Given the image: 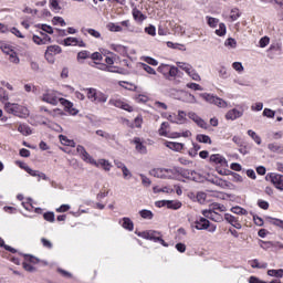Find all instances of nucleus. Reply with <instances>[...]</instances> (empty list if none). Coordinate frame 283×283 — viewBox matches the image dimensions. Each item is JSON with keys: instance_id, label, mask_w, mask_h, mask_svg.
Here are the masks:
<instances>
[{"instance_id": "bb28decb", "label": "nucleus", "mask_w": 283, "mask_h": 283, "mask_svg": "<svg viewBox=\"0 0 283 283\" xmlns=\"http://www.w3.org/2000/svg\"><path fill=\"white\" fill-rule=\"evenodd\" d=\"M111 50H114V52H117V54H120L122 56H127V46L122 44H111Z\"/></svg>"}, {"instance_id": "72a5a7b5", "label": "nucleus", "mask_w": 283, "mask_h": 283, "mask_svg": "<svg viewBox=\"0 0 283 283\" xmlns=\"http://www.w3.org/2000/svg\"><path fill=\"white\" fill-rule=\"evenodd\" d=\"M153 191H154V193H174V189H171V188H169L167 186H165L163 188H160L158 186H155L153 188Z\"/></svg>"}, {"instance_id": "5fc2aeb1", "label": "nucleus", "mask_w": 283, "mask_h": 283, "mask_svg": "<svg viewBox=\"0 0 283 283\" xmlns=\"http://www.w3.org/2000/svg\"><path fill=\"white\" fill-rule=\"evenodd\" d=\"M139 177L142 178V185L144 187H151V179L148 178L147 176L140 174Z\"/></svg>"}, {"instance_id": "dca6fc26", "label": "nucleus", "mask_w": 283, "mask_h": 283, "mask_svg": "<svg viewBox=\"0 0 283 283\" xmlns=\"http://www.w3.org/2000/svg\"><path fill=\"white\" fill-rule=\"evenodd\" d=\"M202 216H205V218H208V220H212V222H223L224 220V217L216 211L203 210Z\"/></svg>"}, {"instance_id": "69168bd1", "label": "nucleus", "mask_w": 283, "mask_h": 283, "mask_svg": "<svg viewBox=\"0 0 283 283\" xmlns=\"http://www.w3.org/2000/svg\"><path fill=\"white\" fill-rule=\"evenodd\" d=\"M43 218L46 222H54L55 220L54 212H46L43 214Z\"/></svg>"}, {"instance_id": "7c9ffc66", "label": "nucleus", "mask_w": 283, "mask_h": 283, "mask_svg": "<svg viewBox=\"0 0 283 283\" xmlns=\"http://www.w3.org/2000/svg\"><path fill=\"white\" fill-rule=\"evenodd\" d=\"M18 132H20V134H22V136H31L32 128H30V126H28L25 124H20L18 127Z\"/></svg>"}, {"instance_id": "680f3d73", "label": "nucleus", "mask_w": 283, "mask_h": 283, "mask_svg": "<svg viewBox=\"0 0 283 283\" xmlns=\"http://www.w3.org/2000/svg\"><path fill=\"white\" fill-rule=\"evenodd\" d=\"M85 59H90V52L81 51L77 53V61H85Z\"/></svg>"}, {"instance_id": "052dcab7", "label": "nucleus", "mask_w": 283, "mask_h": 283, "mask_svg": "<svg viewBox=\"0 0 283 283\" xmlns=\"http://www.w3.org/2000/svg\"><path fill=\"white\" fill-rule=\"evenodd\" d=\"M87 34L93 36L94 39H101V32L95 29H86Z\"/></svg>"}, {"instance_id": "e2e57ef3", "label": "nucleus", "mask_w": 283, "mask_h": 283, "mask_svg": "<svg viewBox=\"0 0 283 283\" xmlns=\"http://www.w3.org/2000/svg\"><path fill=\"white\" fill-rule=\"evenodd\" d=\"M40 35L42 38L43 45H48V43H52V38H50V35H48L46 33L41 32Z\"/></svg>"}, {"instance_id": "20e7f679", "label": "nucleus", "mask_w": 283, "mask_h": 283, "mask_svg": "<svg viewBox=\"0 0 283 283\" xmlns=\"http://www.w3.org/2000/svg\"><path fill=\"white\" fill-rule=\"evenodd\" d=\"M4 112H7V114L18 116V118H28V116H30V111L28 107L17 103H6Z\"/></svg>"}, {"instance_id": "5701e85b", "label": "nucleus", "mask_w": 283, "mask_h": 283, "mask_svg": "<svg viewBox=\"0 0 283 283\" xmlns=\"http://www.w3.org/2000/svg\"><path fill=\"white\" fill-rule=\"evenodd\" d=\"M119 224L125 229L126 231H134V221L132 219L124 217L119 220Z\"/></svg>"}, {"instance_id": "37998d69", "label": "nucleus", "mask_w": 283, "mask_h": 283, "mask_svg": "<svg viewBox=\"0 0 283 283\" xmlns=\"http://www.w3.org/2000/svg\"><path fill=\"white\" fill-rule=\"evenodd\" d=\"M268 275L270 277H283V269L279 270H269Z\"/></svg>"}, {"instance_id": "bf43d9fd", "label": "nucleus", "mask_w": 283, "mask_h": 283, "mask_svg": "<svg viewBox=\"0 0 283 283\" xmlns=\"http://www.w3.org/2000/svg\"><path fill=\"white\" fill-rule=\"evenodd\" d=\"M263 116H265L266 118H275V111L271 108H264Z\"/></svg>"}, {"instance_id": "e433bc0d", "label": "nucleus", "mask_w": 283, "mask_h": 283, "mask_svg": "<svg viewBox=\"0 0 283 283\" xmlns=\"http://www.w3.org/2000/svg\"><path fill=\"white\" fill-rule=\"evenodd\" d=\"M139 216L144 220H154V212H151V210H147V209L140 210Z\"/></svg>"}, {"instance_id": "a19ab883", "label": "nucleus", "mask_w": 283, "mask_h": 283, "mask_svg": "<svg viewBox=\"0 0 283 283\" xmlns=\"http://www.w3.org/2000/svg\"><path fill=\"white\" fill-rule=\"evenodd\" d=\"M171 65L169 64H160L157 67V71L163 74L164 76H167V74H169V70H170Z\"/></svg>"}, {"instance_id": "473e14b6", "label": "nucleus", "mask_w": 283, "mask_h": 283, "mask_svg": "<svg viewBox=\"0 0 283 283\" xmlns=\"http://www.w3.org/2000/svg\"><path fill=\"white\" fill-rule=\"evenodd\" d=\"M207 20V24L209 25V28H218V25H220V19L218 18H213V17H206Z\"/></svg>"}, {"instance_id": "a211bd4d", "label": "nucleus", "mask_w": 283, "mask_h": 283, "mask_svg": "<svg viewBox=\"0 0 283 283\" xmlns=\"http://www.w3.org/2000/svg\"><path fill=\"white\" fill-rule=\"evenodd\" d=\"M133 144L135 145V149L138 154H147V146H145V140H143V138L135 137L133 139Z\"/></svg>"}, {"instance_id": "0eeeda50", "label": "nucleus", "mask_w": 283, "mask_h": 283, "mask_svg": "<svg viewBox=\"0 0 283 283\" xmlns=\"http://www.w3.org/2000/svg\"><path fill=\"white\" fill-rule=\"evenodd\" d=\"M129 25H130L129 20H124L119 23L109 22L106 25V28L109 32H123L125 29L128 30V32H133V30L129 29Z\"/></svg>"}, {"instance_id": "aec40b11", "label": "nucleus", "mask_w": 283, "mask_h": 283, "mask_svg": "<svg viewBox=\"0 0 283 283\" xmlns=\"http://www.w3.org/2000/svg\"><path fill=\"white\" fill-rule=\"evenodd\" d=\"M224 220L227 221L228 224H231V227H234V229H242V223H240L238 218L234 217L233 214L226 213Z\"/></svg>"}, {"instance_id": "f3484780", "label": "nucleus", "mask_w": 283, "mask_h": 283, "mask_svg": "<svg viewBox=\"0 0 283 283\" xmlns=\"http://www.w3.org/2000/svg\"><path fill=\"white\" fill-rule=\"evenodd\" d=\"M63 52V50L61 49V46L54 44V45H50L46 48L45 51V59L48 61H50V59H52V56H56V54H61Z\"/></svg>"}, {"instance_id": "ddd939ff", "label": "nucleus", "mask_w": 283, "mask_h": 283, "mask_svg": "<svg viewBox=\"0 0 283 283\" xmlns=\"http://www.w3.org/2000/svg\"><path fill=\"white\" fill-rule=\"evenodd\" d=\"M179 101H181V103H187L188 105L198 104V99L196 98V96L187 91H184L180 94Z\"/></svg>"}, {"instance_id": "13d9d810", "label": "nucleus", "mask_w": 283, "mask_h": 283, "mask_svg": "<svg viewBox=\"0 0 283 283\" xmlns=\"http://www.w3.org/2000/svg\"><path fill=\"white\" fill-rule=\"evenodd\" d=\"M144 61H145V63H147V65H153L155 67L158 65V60H156L154 57L145 56Z\"/></svg>"}, {"instance_id": "f03ea898", "label": "nucleus", "mask_w": 283, "mask_h": 283, "mask_svg": "<svg viewBox=\"0 0 283 283\" xmlns=\"http://www.w3.org/2000/svg\"><path fill=\"white\" fill-rule=\"evenodd\" d=\"M76 151L81 156L82 160H84V163H88V165H94V167H103L104 171H111L112 164L109 163V160L99 159L98 161H96V159H94V157H92L91 154L87 153L85 147H83L82 145H78L76 147Z\"/></svg>"}, {"instance_id": "ea45409f", "label": "nucleus", "mask_w": 283, "mask_h": 283, "mask_svg": "<svg viewBox=\"0 0 283 283\" xmlns=\"http://www.w3.org/2000/svg\"><path fill=\"white\" fill-rule=\"evenodd\" d=\"M217 36H224L227 34V24L224 23H219V29L214 31Z\"/></svg>"}, {"instance_id": "c9c22d12", "label": "nucleus", "mask_w": 283, "mask_h": 283, "mask_svg": "<svg viewBox=\"0 0 283 283\" xmlns=\"http://www.w3.org/2000/svg\"><path fill=\"white\" fill-rule=\"evenodd\" d=\"M196 140H198V143H203L205 145H211V137H209V135L199 134L197 135Z\"/></svg>"}, {"instance_id": "2eb2a0df", "label": "nucleus", "mask_w": 283, "mask_h": 283, "mask_svg": "<svg viewBox=\"0 0 283 283\" xmlns=\"http://www.w3.org/2000/svg\"><path fill=\"white\" fill-rule=\"evenodd\" d=\"M188 118H190V120H193L196 123V125L198 127H200L201 129H207V127H208L207 122H205V119L199 117V115L196 114L195 112H189Z\"/></svg>"}, {"instance_id": "4d7b16f0", "label": "nucleus", "mask_w": 283, "mask_h": 283, "mask_svg": "<svg viewBox=\"0 0 283 283\" xmlns=\"http://www.w3.org/2000/svg\"><path fill=\"white\" fill-rule=\"evenodd\" d=\"M233 70H235V72H238L239 74H242V72H244V66L242 65V62H234L232 64Z\"/></svg>"}, {"instance_id": "3c124183", "label": "nucleus", "mask_w": 283, "mask_h": 283, "mask_svg": "<svg viewBox=\"0 0 283 283\" xmlns=\"http://www.w3.org/2000/svg\"><path fill=\"white\" fill-rule=\"evenodd\" d=\"M53 23H54V25H61V28H65V25H67L65 20L61 17H54L53 18Z\"/></svg>"}, {"instance_id": "2f4dec72", "label": "nucleus", "mask_w": 283, "mask_h": 283, "mask_svg": "<svg viewBox=\"0 0 283 283\" xmlns=\"http://www.w3.org/2000/svg\"><path fill=\"white\" fill-rule=\"evenodd\" d=\"M230 211L232 213H235V216H249V211H247V209L240 207V206H235V207H232L230 209Z\"/></svg>"}, {"instance_id": "0e129e2a", "label": "nucleus", "mask_w": 283, "mask_h": 283, "mask_svg": "<svg viewBox=\"0 0 283 283\" xmlns=\"http://www.w3.org/2000/svg\"><path fill=\"white\" fill-rule=\"evenodd\" d=\"M168 76H170V78H176V76H178V67L170 65Z\"/></svg>"}, {"instance_id": "cd10ccee", "label": "nucleus", "mask_w": 283, "mask_h": 283, "mask_svg": "<svg viewBox=\"0 0 283 283\" xmlns=\"http://www.w3.org/2000/svg\"><path fill=\"white\" fill-rule=\"evenodd\" d=\"M97 70H102L103 72H112V73L120 72V69H118V66H107L106 64H97Z\"/></svg>"}, {"instance_id": "58836bf2", "label": "nucleus", "mask_w": 283, "mask_h": 283, "mask_svg": "<svg viewBox=\"0 0 283 283\" xmlns=\"http://www.w3.org/2000/svg\"><path fill=\"white\" fill-rule=\"evenodd\" d=\"M224 45L228 48V50H235V48H238V42L233 38H228L224 41Z\"/></svg>"}, {"instance_id": "6e6552de", "label": "nucleus", "mask_w": 283, "mask_h": 283, "mask_svg": "<svg viewBox=\"0 0 283 283\" xmlns=\"http://www.w3.org/2000/svg\"><path fill=\"white\" fill-rule=\"evenodd\" d=\"M62 45H64L65 48H87V43H85V41H83L81 38L74 36L65 38L62 41Z\"/></svg>"}, {"instance_id": "a878e982", "label": "nucleus", "mask_w": 283, "mask_h": 283, "mask_svg": "<svg viewBox=\"0 0 283 283\" xmlns=\"http://www.w3.org/2000/svg\"><path fill=\"white\" fill-rule=\"evenodd\" d=\"M133 18L137 23H143L147 19V15L143 14L140 10L134 8L132 11Z\"/></svg>"}, {"instance_id": "f8f14e48", "label": "nucleus", "mask_w": 283, "mask_h": 283, "mask_svg": "<svg viewBox=\"0 0 283 283\" xmlns=\"http://www.w3.org/2000/svg\"><path fill=\"white\" fill-rule=\"evenodd\" d=\"M171 174H174V170L166 168H155L150 170V176H154V178H170Z\"/></svg>"}, {"instance_id": "4c0bfd02", "label": "nucleus", "mask_w": 283, "mask_h": 283, "mask_svg": "<svg viewBox=\"0 0 283 283\" xmlns=\"http://www.w3.org/2000/svg\"><path fill=\"white\" fill-rule=\"evenodd\" d=\"M248 136H250V138H252V140H254V143H256V145H262V138L254 130L249 129Z\"/></svg>"}, {"instance_id": "79ce46f5", "label": "nucleus", "mask_w": 283, "mask_h": 283, "mask_svg": "<svg viewBox=\"0 0 283 283\" xmlns=\"http://www.w3.org/2000/svg\"><path fill=\"white\" fill-rule=\"evenodd\" d=\"M139 65L144 70V72H147V74H150L153 76H156V70H154V67L149 66L147 63H140Z\"/></svg>"}, {"instance_id": "7ed1b4c3", "label": "nucleus", "mask_w": 283, "mask_h": 283, "mask_svg": "<svg viewBox=\"0 0 283 283\" xmlns=\"http://www.w3.org/2000/svg\"><path fill=\"white\" fill-rule=\"evenodd\" d=\"M171 126L168 124V122L161 123L158 134L159 136H164L165 138H190L191 130H184L181 133L178 132H171Z\"/></svg>"}, {"instance_id": "864d4df0", "label": "nucleus", "mask_w": 283, "mask_h": 283, "mask_svg": "<svg viewBox=\"0 0 283 283\" xmlns=\"http://www.w3.org/2000/svg\"><path fill=\"white\" fill-rule=\"evenodd\" d=\"M144 31L146 32V34H149V36H156V27L154 24L146 27Z\"/></svg>"}, {"instance_id": "09e8293b", "label": "nucleus", "mask_w": 283, "mask_h": 283, "mask_svg": "<svg viewBox=\"0 0 283 283\" xmlns=\"http://www.w3.org/2000/svg\"><path fill=\"white\" fill-rule=\"evenodd\" d=\"M107 98H109V96H107V94L98 91L97 93V99L95 103H107Z\"/></svg>"}, {"instance_id": "39448f33", "label": "nucleus", "mask_w": 283, "mask_h": 283, "mask_svg": "<svg viewBox=\"0 0 283 283\" xmlns=\"http://www.w3.org/2000/svg\"><path fill=\"white\" fill-rule=\"evenodd\" d=\"M199 96L207 103H210V105H216L217 107H221L222 109H226V107L229 106L227 101H224L218 96L211 95L209 93H200Z\"/></svg>"}, {"instance_id": "774afa93", "label": "nucleus", "mask_w": 283, "mask_h": 283, "mask_svg": "<svg viewBox=\"0 0 283 283\" xmlns=\"http://www.w3.org/2000/svg\"><path fill=\"white\" fill-rule=\"evenodd\" d=\"M205 200H207V193H205V192H198V193H197V201H198L200 205H203Z\"/></svg>"}, {"instance_id": "1a4fd4ad", "label": "nucleus", "mask_w": 283, "mask_h": 283, "mask_svg": "<svg viewBox=\"0 0 283 283\" xmlns=\"http://www.w3.org/2000/svg\"><path fill=\"white\" fill-rule=\"evenodd\" d=\"M266 180L272 182V185L275 187V189H279V191H283V175L277 172H270L266 175Z\"/></svg>"}, {"instance_id": "f704fd0d", "label": "nucleus", "mask_w": 283, "mask_h": 283, "mask_svg": "<svg viewBox=\"0 0 283 283\" xmlns=\"http://www.w3.org/2000/svg\"><path fill=\"white\" fill-rule=\"evenodd\" d=\"M10 95H8V91L6 88L0 87V103H3L6 106V103H10Z\"/></svg>"}, {"instance_id": "338daca9", "label": "nucleus", "mask_w": 283, "mask_h": 283, "mask_svg": "<svg viewBox=\"0 0 283 283\" xmlns=\"http://www.w3.org/2000/svg\"><path fill=\"white\" fill-rule=\"evenodd\" d=\"M134 126L137 127L138 129H140V127H143V116L142 115H138L134 119Z\"/></svg>"}, {"instance_id": "9d476101", "label": "nucleus", "mask_w": 283, "mask_h": 283, "mask_svg": "<svg viewBox=\"0 0 283 283\" xmlns=\"http://www.w3.org/2000/svg\"><path fill=\"white\" fill-rule=\"evenodd\" d=\"M108 105H113V107H118L119 109H124L125 112H134V107L132 105L118 97L111 98Z\"/></svg>"}, {"instance_id": "c85d7f7f", "label": "nucleus", "mask_w": 283, "mask_h": 283, "mask_svg": "<svg viewBox=\"0 0 283 283\" xmlns=\"http://www.w3.org/2000/svg\"><path fill=\"white\" fill-rule=\"evenodd\" d=\"M212 185H217V187H221V189H228V187H230V182L221 179V178H214L211 180Z\"/></svg>"}, {"instance_id": "b1692460", "label": "nucleus", "mask_w": 283, "mask_h": 283, "mask_svg": "<svg viewBox=\"0 0 283 283\" xmlns=\"http://www.w3.org/2000/svg\"><path fill=\"white\" fill-rule=\"evenodd\" d=\"M165 146L168 147V149H171L172 151H181L185 149V144L177 142H166Z\"/></svg>"}, {"instance_id": "412c9836", "label": "nucleus", "mask_w": 283, "mask_h": 283, "mask_svg": "<svg viewBox=\"0 0 283 283\" xmlns=\"http://www.w3.org/2000/svg\"><path fill=\"white\" fill-rule=\"evenodd\" d=\"M167 207L168 209H180L182 207V203L180 201H158L157 207Z\"/></svg>"}, {"instance_id": "4be33fe9", "label": "nucleus", "mask_w": 283, "mask_h": 283, "mask_svg": "<svg viewBox=\"0 0 283 283\" xmlns=\"http://www.w3.org/2000/svg\"><path fill=\"white\" fill-rule=\"evenodd\" d=\"M86 92V96L88 98V101H91V103H96L97 98H98V90L94 88V87H90V88H84Z\"/></svg>"}, {"instance_id": "6ab92c4d", "label": "nucleus", "mask_w": 283, "mask_h": 283, "mask_svg": "<svg viewBox=\"0 0 283 283\" xmlns=\"http://www.w3.org/2000/svg\"><path fill=\"white\" fill-rule=\"evenodd\" d=\"M136 234L138 235V238H143L144 240H153L154 242L159 240L158 237H156L158 235V232L154 230L136 232Z\"/></svg>"}, {"instance_id": "9b49d317", "label": "nucleus", "mask_w": 283, "mask_h": 283, "mask_svg": "<svg viewBox=\"0 0 283 283\" xmlns=\"http://www.w3.org/2000/svg\"><path fill=\"white\" fill-rule=\"evenodd\" d=\"M210 163H212V165H216V167H223V169L229 167V161H227V158H224V156L220 154L211 155Z\"/></svg>"}, {"instance_id": "423d86ee", "label": "nucleus", "mask_w": 283, "mask_h": 283, "mask_svg": "<svg viewBox=\"0 0 283 283\" xmlns=\"http://www.w3.org/2000/svg\"><path fill=\"white\" fill-rule=\"evenodd\" d=\"M177 66L179 67V70H182L184 72H186V74H188V76H190L192 81H197V82L202 81V78L200 77V74H198V72L196 71V69H193L191 64L186 62H177Z\"/></svg>"}, {"instance_id": "603ef678", "label": "nucleus", "mask_w": 283, "mask_h": 283, "mask_svg": "<svg viewBox=\"0 0 283 283\" xmlns=\"http://www.w3.org/2000/svg\"><path fill=\"white\" fill-rule=\"evenodd\" d=\"M186 87H188V90H193L195 92H202V86L198 83H188Z\"/></svg>"}, {"instance_id": "f257e3e1", "label": "nucleus", "mask_w": 283, "mask_h": 283, "mask_svg": "<svg viewBox=\"0 0 283 283\" xmlns=\"http://www.w3.org/2000/svg\"><path fill=\"white\" fill-rule=\"evenodd\" d=\"M41 101H43V103H48L49 105H59V103H61V105H63V107H65L70 114H77L78 111L72 108L74 107V104L63 97H61V93H59L57 91L54 90H46L44 91V93H42L41 95Z\"/></svg>"}, {"instance_id": "de8ad7c7", "label": "nucleus", "mask_w": 283, "mask_h": 283, "mask_svg": "<svg viewBox=\"0 0 283 283\" xmlns=\"http://www.w3.org/2000/svg\"><path fill=\"white\" fill-rule=\"evenodd\" d=\"M230 19L231 21H238V19H240V9L238 8L231 9Z\"/></svg>"}, {"instance_id": "6e6d98bb", "label": "nucleus", "mask_w": 283, "mask_h": 283, "mask_svg": "<svg viewBox=\"0 0 283 283\" xmlns=\"http://www.w3.org/2000/svg\"><path fill=\"white\" fill-rule=\"evenodd\" d=\"M218 74H219L220 78H229V71H227V67H224V66H221L218 70Z\"/></svg>"}, {"instance_id": "8fccbe9b", "label": "nucleus", "mask_w": 283, "mask_h": 283, "mask_svg": "<svg viewBox=\"0 0 283 283\" xmlns=\"http://www.w3.org/2000/svg\"><path fill=\"white\" fill-rule=\"evenodd\" d=\"M269 43H271V38L265 35L259 40V48L264 49L266 45H269Z\"/></svg>"}, {"instance_id": "49530a36", "label": "nucleus", "mask_w": 283, "mask_h": 283, "mask_svg": "<svg viewBox=\"0 0 283 283\" xmlns=\"http://www.w3.org/2000/svg\"><path fill=\"white\" fill-rule=\"evenodd\" d=\"M97 136L105 138L106 140H114V135L105 132V130H96Z\"/></svg>"}, {"instance_id": "c03bdc74", "label": "nucleus", "mask_w": 283, "mask_h": 283, "mask_svg": "<svg viewBox=\"0 0 283 283\" xmlns=\"http://www.w3.org/2000/svg\"><path fill=\"white\" fill-rule=\"evenodd\" d=\"M167 48H171L172 50H180L181 52H185V50H187L184 44L174 42H167Z\"/></svg>"}, {"instance_id": "a18cd8bd", "label": "nucleus", "mask_w": 283, "mask_h": 283, "mask_svg": "<svg viewBox=\"0 0 283 283\" xmlns=\"http://www.w3.org/2000/svg\"><path fill=\"white\" fill-rule=\"evenodd\" d=\"M9 61L11 63H14L15 65H19V63H21V60L19 59V55H17V52L11 51L9 53Z\"/></svg>"}, {"instance_id": "4468645a", "label": "nucleus", "mask_w": 283, "mask_h": 283, "mask_svg": "<svg viewBox=\"0 0 283 283\" xmlns=\"http://www.w3.org/2000/svg\"><path fill=\"white\" fill-rule=\"evenodd\" d=\"M191 227L197 229V231H205L210 227L209 220L206 218H199L195 222L191 223Z\"/></svg>"}, {"instance_id": "393cba45", "label": "nucleus", "mask_w": 283, "mask_h": 283, "mask_svg": "<svg viewBox=\"0 0 283 283\" xmlns=\"http://www.w3.org/2000/svg\"><path fill=\"white\" fill-rule=\"evenodd\" d=\"M241 116H242V112L238 111V108L230 109L226 114L227 120H235L238 118H241Z\"/></svg>"}, {"instance_id": "c756f323", "label": "nucleus", "mask_w": 283, "mask_h": 283, "mask_svg": "<svg viewBox=\"0 0 283 283\" xmlns=\"http://www.w3.org/2000/svg\"><path fill=\"white\" fill-rule=\"evenodd\" d=\"M175 120L174 123H176L177 125H182V123H185V120H187V113L185 111H178V115L175 116Z\"/></svg>"}]
</instances>
